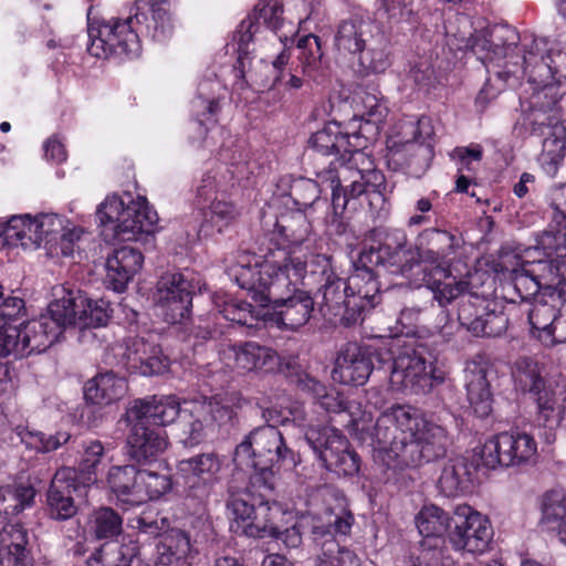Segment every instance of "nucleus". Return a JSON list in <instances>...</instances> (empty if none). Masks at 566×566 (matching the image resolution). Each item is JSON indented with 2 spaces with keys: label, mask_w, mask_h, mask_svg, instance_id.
I'll return each mask as SVG.
<instances>
[{
  "label": "nucleus",
  "mask_w": 566,
  "mask_h": 566,
  "mask_svg": "<svg viewBox=\"0 0 566 566\" xmlns=\"http://www.w3.org/2000/svg\"><path fill=\"white\" fill-rule=\"evenodd\" d=\"M227 274L256 305L270 307L271 319L281 329L297 331L314 313L312 294L300 287L306 274V262L300 256L287 254L280 262L254 260L252 264L244 254Z\"/></svg>",
  "instance_id": "1"
},
{
  "label": "nucleus",
  "mask_w": 566,
  "mask_h": 566,
  "mask_svg": "<svg viewBox=\"0 0 566 566\" xmlns=\"http://www.w3.org/2000/svg\"><path fill=\"white\" fill-rule=\"evenodd\" d=\"M373 444L376 462L402 470L444 458L450 439L442 426L409 406L396 405L377 418Z\"/></svg>",
  "instance_id": "2"
},
{
  "label": "nucleus",
  "mask_w": 566,
  "mask_h": 566,
  "mask_svg": "<svg viewBox=\"0 0 566 566\" xmlns=\"http://www.w3.org/2000/svg\"><path fill=\"white\" fill-rule=\"evenodd\" d=\"M134 13L125 20L104 23L97 35L90 31L87 51L98 59L138 56L142 50L139 34L156 42H165L174 33V23L168 0H136Z\"/></svg>",
  "instance_id": "3"
},
{
  "label": "nucleus",
  "mask_w": 566,
  "mask_h": 566,
  "mask_svg": "<svg viewBox=\"0 0 566 566\" xmlns=\"http://www.w3.org/2000/svg\"><path fill=\"white\" fill-rule=\"evenodd\" d=\"M281 461L295 464L294 452L285 446L281 431L274 424L258 427L235 447L230 495H264L275 490V465Z\"/></svg>",
  "instance_id": "4"
},
{
  "label": "nucleus",
  "mask_w": 566,
  "mask_h": 566,
  "mask_svg": "<svg viewBox=\"0 0 566 566\" xmlns=\"http://www.w3.org/2000/svg\"><path fill=\"white\" fill-rule=\"evenodd\" d=\"M313 264L321 269L322 283L317 295L319 312L325 315L339 317L343 326L349 327L364 321L365 314L381 301L380 283L368 279L357 261L354 272L347 277H340L333 270L331 256L316 254Z\"/></svg>",
  "instance_id": "5"
},
{
  "label": "nucleus",
  "mask_w": 566,
  "mask_h": 566,
  "mask_svg": "<svg viewBox=\"0 0 566 566\" xmlns=\"http://www.w3.org/2000/svg\"><path fill=\"white\" fill-rule=\"evenodd\" d=\"M316 177L332 190V205L336 210L346 209L352 199L361 195L373 196L384 203L392 189L386 177L375 167L371 156L357 150L347 161L335 158L327 167L316 171Z\"/></svg>",
  "instance_id": "6"
},
{
  "label": "nucleus",
  "mask_w": 566,
  "mask_h": 566,
  "mask_svg": "<svg viewBox=\"0 0 566 566\" xmlns=\"http://www.w3.org/2000/svg\"><path fill=\"white\" fill-rule=\"evenodd\" d=\"M520 40L518 33L506 25H493L474 38L472 50L489 73L486 83L475 98L476 104H486L495 98L505 88L511 75L516 73L511 66L520 65L523 54V43L518 48Z\"/></svg>",
  "instance_id": "7"
},
{
  "label": "nucleus",
  "mask_w": 566,
  "mask_h": 566,
  "mask_svg": "<svg viewBox=\"0 0 566 566\" xmlns=\"http://www.w3.org/2000/svg\"><path fill=\"white\" fill-rule=\"evenodd\" d=\"M126 203L113 195L98 206L96 219L105 228L103 234L117 241H138L143 234L154 233L158 221L157 212L149 207L145 197L132 199Z\"/></svg>",
  "instance_id": "8"
},
{
  "label": "nucleus",
  "mask_w": 566,
  "mask_h": 566,
  "mask_svg": "<svg viewBox=\"0 0 566 566\" xmlns=\"http://www.w3.org/2000/svg\"><path fill=\"white\" fill-rule=\"evenodd\" d=\"M434 129L429 117L403 126L401 139L387 144V161L394 170H401L412 178H420L430 167L433 158Z\"/></svg>",
  "instance_id": "9"
},
{
  "label": "nucleus",
  "mask_w": 566,
  "mask_h": 566,
  "mask_svg": "<svg viewBox=\"0 0 566 566\" xmlns=\"http://www.w3.org/2000/svg\"><path fill=\"white\" fill-rule=\"evenodd\" d=\"M307 6V18L317 11L322 0H303ZM283 0H259L254 10L247 19L242 20L234 34L237 42L238 59L233 65V72L237 77L235 85L239 90H245L249 86L245 80L247 67L251 64L250 44L254 34L258 32L261 21L270 30L276 31L282 24Z\"/></svg>",
  "instance_id": "10"
},
{
  "label": "nucleus",
  "mask_w": 566,
  "mask_h": 566,
  "mask_svg": "<svg viewBox=\"0 0 566 566\" xmlns=\"http://www.w3.org/2000/svg\"><path fill=\"white\" fill-rule=\"evenodd\" d=\"M356 261L373 281H378L379 269L408 277L419 266L415 247L409 245L406 232L399 229L387 232L378 247L364 248Z\"/></svg>",
  "instance_id": "11"
},
{
  "label": "nucleus",
  "mask_w": 566,
  "mask_h": 566,
  "mask_svg": "<svg viewBox=\"0 0 566 566\" xmlns=\"http://www.w3.org/2000/svg\"><path fill=\"white\" fill-rule=\"evenodd\" d=\"M389 385L392 391L409 394H427L444 381V371L434 367L431 361L418 355L413 349L405 350L398 356H390Z\"/></svg>",
  "instance_id": "12"
},
{
  "label": "nucleus",
  "mask_w": 566,
  "mask_h": 566,
  "mask_svg": "<svg viewBox=\"0 0 566 566\" xmlns=\"http://www.w3.org/2000/svg\"><path fill=\"white\" fill-rule=\"evenodd\" d=\"M305 441L327 471L344 476L358 473L360 458L339 430L311 428L305 433Z\"/></svg>",
  "instance_id": "13"
},
{
  "label": "nucleus",
  "mask_w": 566,
  "mask_h": 566,
  "mask_svg": "<svg viewBox=\"0 0 566 566\" xmlns=\"http://www.w3.org/2000/svg\"><path fill=\"white\" fill-rule=\"evenodd\" d=\"M493 531L489 518L471 506H458L450 520L448 539L455 551L482 554L489 548Z\"/></svg>",
  "instance_id": "14"
},
{
  "label": "nucleus",
  "mask_w": 566,
  "mask_h": 566,
  "mask_svg": "<svg viewBox=\"0 0 566 566\" xmlns=\"http://www.w3.org/2000/svg\"><path fill=\"white\" fill-rule=\"evenodd\" d=\"M536 450L531 434L511 430L486 440L479 455L483 467L496 469L526 463L536 454Z\"/></svg>",
  "instance_id": "15"
},
{
  "label": "nucleus",
  "mask_w": 566,
  "mask_h": 566,
  "mask_svg": "<svg viewBox=\"0 0 566 566\" xmlns=\"http://www.w3.org/2000/svg\"><path fill=\"white\" fill-rule=\"evenodd\" d=\"M193 293L195 285L184 273L161 275L156 285L154 300L165 322L178 324L189 317Z\"/></svg>",
  "instance_id": "16"
},
{
  "label": "nucleus",
  "mask_w": 566,
  "mask_h": 566,
  "mask_svg": "<svg viewBox=\"0 0 566 566\" xmlns=\"http://www.w3.org/2000/svg\"><path fill=\"white\" fill-rule=\"evenodd\" d=\"M484 297L469 290L459 300L458 321L472 335L499 337L509 326V317L503 311L488 310Z\"/></svg>",
  "instance_id": "17"
},
{
  "label": "nucleus",
  "mask_w": 566,
  "mask_h": 566,
  "mask_svg": "<svg viewBox=\"0 0 566 566\" xmlns=\"http://www.w3.org/2000/svg\"><path fill=\"white\" fill-rule=\"evenodd\" d=\"M545 365L533 356H518L512 364L511 375L514 386L522 394H528L536 411H551L549 402L555 391L545 378Z\"/></svg>",
  "instance_id": "18"
},
{
  "label": "nucleus",
  "mask_w": 566,
  "mask_h": 566,
  "mask_svg": "<svg viewBox=\"0 0 566 566\" xmlns=\"http://www.w3.org/2000/svg\"><path fill=\"white\" fill-rule=\"evenodd\" d=\"M560 62H566V53L555 52L544 55V50L533 36L524 35L523 54L520 57V65L524 74L528 75V82L536 85L541 91L545 85H558L552 83L556 74L566 76L560 69Z\"/></svg>",
  "instance_id": "19"
},
{
  "label": "nucleus",
  "mask_w": 566,
  "mask_h": 566,
  "mask_svg": "<svg viewBox=\"0 0 566 566\" xmlns=\"http://www.w3.org/2000/svg\"><path fill=\"white\" fill-rule=\"evenodd\" d=\"M374 356L380 357V353L371 346L345 344L336 358L333 377L345 385H364L374 369Z\"/></svg>",
  "instance_id": "20"
},
{
  "label": "nucleus",
  "mask_w": 566,
  "mask_h": 566,
  "mask_svg": "<svg viewBox=\"0 0 566 566\" xmlns=\"http://www.w3.org/2000/svg\"><path fill=\"white\" fill-rule=\"evenodd\" d=\"M184 408L175 396H151L135 399L122 417L123 420H142L147 424L165 427L175 423Z\"/></svg>",
  "instance_id": "21"
},
{
  "label": "nucleus",
  "mask_w": 566,
  "mask_h": 566,
  "mask_svg": "<svg viewBox=\"0 0 566 566\" xmlns=\"http://www.w3.org/2000/svg\"><path fill=\"white\" fill-rule=\"evenodd\" d=\"M130 426L126 440L127 455L136 463L156 460L168 446L167 436L160 428H150L142 420H124Z\"/></svg>",
  "instance_id": "22"
},
{
  "label": "nucleus",
  "mask_w": 566,
  "mask_h": 566,
  "mask_svg": "<svg viewBox=\"0 0 566 566\" xmlns=\"http://www.w3.org/2000/svg\"><path fill=\"white\" fill-rule=\"evenodd\" d=\"M564 95L560 85H545L532 95L531 126L534 134L547 135L545 129L565 132L560 120V101Z\"/></svg>",
  "instance_id": "23"
},
{
  "label": "nucleus",
  "mask_w": 566,
  "mask_h": 566,
  "mask_svg": "<svg viewBox=\"0 0 566 566\" xmlns=\"http://www.w3.org/2000/svg\"><path fill=\"white\" fill-rule=\"evenodd\" d=\"M457 240L454 234L440 228H427L416 238L415 252L420 263L436 265V269L443 265L455 253Z\"/></svg>",
  "instance_id": "24"
},
{
  "label": "nucleus",
  "mask_w": 566,
  "mask_h": 566,
  "mask_svg": "<svg viewBox=\"0 0 566 566\" xmlns=\"http://www.w3.org/2000/svg\"><path fill=\"white\" fill-rule=\"evenodd\" d=\"M366 138L360 133H344L339 124L333 122L326 124L322 129L312 134L308 139L310 147L318 155L328 156L332 154L350 153V156L366 147Z\"/></svg>",
  "instance_id": "25"
},
{
  "label": "nucleus",
  "mask_w": 566,
  "mask_h": 566,
  "mask_svg": "<svg viewBox=\"0 0 566 566\" xmlns=\"http://www.w3.org/2000/svg\"><path fill=\"white\" fill-rule=\"evenodd\" d=\"M488 364L482 358L472 359L464 369L468 401L480 418L488 417L492 411L493 395L488 380Z\"/></svg>",
  "instance_id": "26"
},
{
  "label": "nucleus",
  "mask_w": 566,
  "mask_h": 566,
  "mask_svg": "<svg viewBox=\"0 0 566 566\" xmlns=\"http://www.w3.org/2000/svg\"><path fill=\"white\" fill-rule=\"evenodd\" d=\"M124 356L126 364L144 376L164 374L169 367V359L161 348L143 337L129 338Z\"/></svg>",
  "instance_id": "27"
},
{
  "label": "nucleus",
  "mask_w": 566,
  "mask_h": 566,
  "mask_svg": "<svg viewBox=\"0 0 566 566\" xmlns=\"http://www.w3.org/2000/svg\"><path fill=\"white\" fill-rule=\"evenodd\" d=\"M144 262L142 252L133 247L115 249L106 259L105 283L115 292H123Z\"/></svg>",
  "instance_id": "28"
},
{
  "label": "nucleus",
  "mask_w": 566,
  "mask_h": 566,
  "mask_svg": "<svg viewBox=\"0 0 566 566\" xmlns=\"http://www.w3.org/2000/svg\"><path fill=\"white\" fill-rule=\"evenodd\" d=\"M227 507L233 520L242 523L245 533L259 535L260 532H266L272 511L269 501H263V497H230Z\"/></svg>",
  "instance_id": "29"
},
{
  "label": "nucleus",
  "mask_w": 566,
  "mask_h": 566,
  "mask_svg": "<svg viewBox=\"0 0 566 566\" xmlns=\"http://www.w3.org/2000/svg\"><path fill=\"white\" fill-rule=\"evenodd\" d=\"M61 335L60 325L50 317L41 315L39 318L29 321L20 328V357L45 352Z\"/></svg>",
  "instance_id": "30"
},
{
  "label": "nucleus",
  "mask_w": 566,
  "mask_h": 566,
  "mask_svg": "<svg viewBox=\"0 0 566 566\" xmlns=\"http://www.w3.org/2000/svg\"><path fill=\"white\" fill-rule=\"evenodd\" d=\"M199 214L201 221L197 227V237L208 239L232 226L240 217V211L231 201L213 199L200 208Z\"/></svg>",
  "instance_id": "31"
},
{
  "label": "nucleus",
  "mask_w": 566,
  "mask_h": 566,
  "mask_svg": "<svg viewBox=\"0 0 566 566\" xmlns=\"http://www.w3.org/2000/svg\"><path fill=\"white\" fill-rule=\"evenodd\" d=\"M29 536L20 524L0 531V566H29Z\"/></svg>",
  "instance_id": "32"
},
{
  "label": "nucleus",
  "mask_w": 566,
  "mask_h": 566,
  "mask_svg": "<svg viewBox=\"0 0 566 566\" xmlns=\"http://www.w3.org/2000/svg\"><path fill=\"white\" fill-rule=\"evenodd\" d=\"M437 486L442 495H463L474 492L475 480L467 460H450L440 474Z\"/></svg>",
  "instance_id": "33"
},
{
  "label": "nucleus",
  "mask_w": 566,
  "mask_h": 566,
  "mask_svg": "<svg viewBox=\"0 0 566 566\" xmlns=\"http://www.w3.org/2000/svg\"><path fill=\"white\" fill-rule=\"evenodd\" d=\"M375 33L370 21L360 17H350L338 24L335 45L338 51L356 55Z\"/></svg>",
  "instance_id": "34"
},
{
  "label": "nucleus",
  "mask_w": 566,
  "mask_h": 566,
  "mask_svg": "<svg viewBox=\"0 0 566 566\" xmlns=\"http://www.w3.org/2000/svg\"><path fill=\"white\" fill-rule=\"evenodd\" d=\"M127 391L125 378L108 371L90 379L84 386V398L93 405H109L119 400Z\"/></svg>",
  "instance_id": "35"
},
{
  "label": "nucleus",
  "mask_w": 566,
  "mask_h": 566,
  "mask_svg": "<svg viewBox=\"0 0 566 566\" xmlns=\"http://www.w3.org/2000/svg\"><path fill=\"white\" fill-rule=\"evenodd\" d=\"M312 226L306 212L301 210L282 214L275 222L273 237L280 239L279 249L300 245L307 240Z\"/></svg>",
  "instance_id": "36"
},
{
  "label": "nucleus",
  "mask_w": 566,
  "mask_h": 566,
  "mask_svg": "<svg viewBox=\"0 0 566 566\" xmlns=\"http://www.w3.org/2000/svg\"><path fill=\"white\" fill-rule=\"evenodd\" d=\"M234 363L244 371L272 373L279 367L280 357L271 348L248 342L234 348Z\"/></svg>",
  "instance_id": "37"
},
{
  "label": "nucleus",
  "mask_w": 566,
  "mask_h": 566,
  "mask_svg": "<svg viewBox=\"0 0 566 566\" xmlns=\"http://www.w3.org/2000/svg\"><path fill=\"white\" fill-rule=\"evenodd\" d=\"M219 467V461L213 453H202L179 461L178 474L185 488L195 489L201 483L205 485L212 481Z\"/></svg>",
  "instance_id": "38"
},
{
  "label": "nucleus",
  "mask_w": 566,
  "mask_h": 566,
  "mask_svg": "<svg viewBox=\"0 0 566 566\" xmlns=\"http://www.w3.org/2000/svg\"><path fill=\"white\" fill-rule=\"evenodd\" d=\"M356 55L363 75L384 73L391 64L388 40L378 31Z\"/></svg>",
  "instance_id": "39"
},
{
  "label": "nucleus",
  "mask_w": 566,
  "mask_h": 566,
  "mask_svg": "<svg viewBox=\"0 0 566 566\" xmlns=\"http://www.w3.org/2000/svg\"><path fill=\"white\" fill-rule=\"evenodd\" d=\"M535 249L543 251L551 263L566 259V219L557 210L554 209L553 222L536 235Z\"/></svg>",
  "instance_id": "40"
},
{
  "label": "nucleus",
  "mask_w": 566,
  "mask_h": 566,
  "mask_svg": "<svg viewBox=\"0 0 566 566\" xmlns=\"http://www.w3.org/2000/svg\"><path fill=\"white\" fill-rule=\"evenodd\" d=\"M296 48L300 51L298 60L302 72L310 80L323 84L327 77L323 66L322 40L315 34L303 35L297 40Z\"/></svg>",
  "instance_id": "41"
},
{
  "label": "nucleus",
  "mask_w": 566,
  "mask_h": 566,
  "mask_svg": "<svg viewBox=\"0 0 566 566\" xmlns=\"http://www.w3.org/2000/svg\"><path fill=\"white\" fill-rule=\"evenodd\" d=\"M86 295L81 291H67L66 295L52 302L48 307V313L43 314L60 325V333L67 326L80 327L81 308L85 307Z\"/></svg>",
  "instance_id": "42"
},
{
  "label": "nucleus",
  "mask_w": 566,
  "mask_h": 566,
  "mask_svg": "<svg viewBox=\"0 0 566 566\" xmlns=\"http://www.w3.org/2000/svg\"><path fill=\"white\" fill-rule=\"evenodd\" d=\"M436 273L443 277L429 274L424 276V283L428 290L431 291L433 300L441 307L449 305L454 300H460L469 290L470 284L467 281H458L444 266L436 269Z\"/></svg>",
  "instance_id": "43"
},
{
  "label": "nucleus",
  "mask_w": 566,
  "mask_h": 566,
  "mask_svg": "<svg viewBox=\"0 0 566 566\" xmlns=\"http://www.w3.org/2000/svg\"><path fill=\"white\" fill-rule=\"evenodd\" d=\"M95 482L96 478L91 474L85 475L73 468H62L55 472L48 495H86Z\"/></svg>",
  "instance_id": "44"
},
{
  "label": "nucleus",
  "mask_w": 566,
  "mask_h": 566,
  "mask_svg": "<svg viewBox=\"0 0 566 566\" xmlns=\"http://www.w3.org/2000/svg\"><path fill=\"white\" fill-rule=\"evenodd\" d=\"M297 388L312 395L327 412H340L346 409L345 400L335 391H327L323 382L306 373H298L293 378Z\"/></svg>",
  "instance_id": "45"
},
{
  "label": "nucleus",
  "mask_w": 566,
  "mask_h": 566,
  "mask_svg": "<svg viewBox=\"0 0 566 566\" xmlns=\"http://www.w3.org/2000/svg\"><path fill=\"white\" fill-rule=\"evenodd\" d=\"M190 553V537L182 531L172 532L157 545L156 566L184 564Z\"/></svg>",
  "instance_id": "46"
},
{
  "label": "nucleus",
  "mask_w": 566,
  "mask_h": 566,
  "mask_svg": "<svg viewBox=\"0 0 566 566\" xmlns=\"http://www.w3.org/2000/svg\"><path fill=\"white\" fill-rule=\"evenodd\" d=\"M35 217L30 214L12 216L0 230L7 240L19 242L24 249L41 245V235L38 233Z\"/></svg>",
  "instance_id": "47"
},
{
  "label": "nucleus",
  "mask_w": 566,
  "mask_h": 566,
  "mask_svg": "<svg viewBox=\"0 0 566 566\" xmlns=\"http://www.w3.org/2000/svg\"><path fill=\"white\" fill-rule=\"evenodd\" d=\"M15 432L28 449L40 453L55 451L71 440V434L66 431L46 434L42 431H33L27 427L18 426Z\"/></svg>",
  "instance_id": "48"
},
{
  "label": "nucleus",
  "mask_w": 566,
  "mask_h": 566,
  "mask_svg": "<svg viewBox=\"0 0 566 566\" xmlns=\"http://www.w3.org/2000/svg\"><path fill=\"white\" fill-rule=\"evenodd\" d=\"M451 517L436 505H426L418 513L416 524L419 533L429 541L441 542L439 536L450 527Z\"/></svg>",
  "instance_id": "49"
},
{
  "label": "nucleus",
  "mask_w": 566,
  "mask_h": 566,
  "mask_svg": "<svg viewBox=\"0 0 566 566\" xmlns=\"http://www.w3.org/2000/svg\"><path fill=\"white\" fill-rule=\"evenodd\" d=\"M551 411H536L534 424L538 428V436L547 444H552L556 440V431L559 427L566 429V403L560 410L556 408V397L549 402Z\"/></svg>",
  "instance_id": "50"
},
{
  "label": "nucleus",
  "mask_w": 566,
  "mask_h": 566,
  "mask_svg": "<svg viewBox=\"0 0 566 566\" xmlns=\"http://www.w3.org/2000/svg\"><path fill=\"white\" fill-rule=\"evenodd\" d=\"M176 423L180 442L185 447L192 448L203 441L205 426L208 424V419L197 415V405L192 410L184 409Z\"/></svg>",
  "instance_id": "51"
},
{
  "label": "nucleus",
  "mask_w": 566,
  "mask_h": 566,
  "mask_svg": "<svg viewBox=\"0 0 566 566\" xmlns=\"http://www.w3.org/2000/svg\"><path fill=\"white\" fill-rule=\"evenodd\" d=\"M139 475L140 470L134 465L113 467L107 476L112 493L127 495L130 492H142Z\"/></svg>",
  "instance_id": "52"
},
{
  "label": "nucleus",
  "mask_w": 566,
  "mask_h": 566,
  "mask_svg": "<svg viewBox=\"0 0 566 566\" xmlns=\"http://www.w3.org/2000/svg\"><path fill=\"white\" fill-rule=\"evenodd\" d=\"M134 541L129 539L123 544L116 542L105 543L88 559V566H124L125 554L134 551Z\"/></svg>",
  "instance_id": "53"
},
{
  "label": "nucleus",
  "mask_w": 566,
  "mask_h": 566,
  "mask_svg": "<svg viewBox=\"0 0 566 566\" xmlns=\"http://www.w3.org/2000/svg\"><path fill=\"white\" fill-rule=\"evenodd\" d=\"M109 302L99 298L91 300L86 296L85 307L81 308L80 328L105 326L111 318Z\"/></svg>",
  "instance_id": "54"
},
{
  "label": "nucleus",
  "mask_w": 566,
  "mask_h": 566,
  "mask_svg": "<svg viewBox=\"0 0 566 566\" xmlns=\"http://www.w3.org/2000/svg\"><path fill=\"white\" fill-rule=\"evenodd\" d=\"M559 311L548 303H536L528 311L527 321L532 337L541 342V335L551 329Z\"/></svg>",
  "instance_id": "55"
},
{
  "label": "nucleus",
  "mask_w": 566,
  "mask_h": 566,
  "mask_svg": "<svg viewBox=\"0 0 566 566\" xmlns=\"http://www.w3.org/2000/svg\"><path fill=\"white\" fill-rule=\"evenodd\" d=\"M319 192L317 182L301 178L291 186L290 196L296 210L306 212L319 203Z\"/></svg>",
  "instance_id": "56"
},
{
  "label": "nucleus",
  "mask_w": 566,
  "mask_h": 566,
  "mask_svg": "<svg viewBox=\"0 0 566 566\" xmlns=\"http://www.w3.org/2000/svg\"><path fill=\"white\" fill-rule=\"evenodd\" d=\"M122 517L112 509L97 510L92 520V530L99 539L117 536L122 531Z\"/></svg>",
  "instance_id": "57"
},
{
  "label": "nucleus",
  "mask_w": 566,
  "mask_h": 566,
  "mask_svg": "<svg viewBox=\"0 0 566 566\" xmlns=\"http://www.w3.org/2000/svg\"><path fill=\"white\" fill-rule=\"evenodd\" d=\"M530 262H526V265ZM513 287L522 301H530L541 291V281L533 271L527 270L525 264L520 270H513Z\"/></svg>",
  "instance_id": "58"
},
{
  "label": "nucleus",
  "mask_w": 566,
  "mask_h": 566,
  "mask_svg": "<svg viewBox=\"0 0 566 566\" xmlns=\"http://www.w3.org/2000/svg\"><path fill=\"white\" fill-rule=\"evenodd\" d=\"M139 479L140 485L143 484L145 486L147 495H166L172 491L174 485L178 486L182 484L180 475L172 482L168 474H159L147 470H140Z\"/></svg>",
  "instance_id": "59"
},
{
  "label": "nucleus",
  "mask_w": 566,
  "mask_h": 566,
  "mask_svg": "<svg viewBox=\"0 0 566 566\" xmlns=\"http://www.w3.org/2000/svg\"><path fill=\"white\" fill-rule=\"evenodd\" d=\"M197 415L207 418L208 424L224 426L232 421L235 412L229 405H223L217 400H208L197 405Z\"/></svg>",
  "instance_id": "60"
},
{
  "label": "nucleus",
  "mask_w": 566,
  "mask_h": 566,
  "mask_svg": "<svg viewBox=\"0 0 566 566\" xmlns=\"http://www.w3.org/2000/svg\"><path fill=\"white\" fill-rule=\"evenodd\" d=\"M24 301L19 296L6 295V289L0 285V325H14L24 315Z\"/></svg>",
  "instance_id": "61"
},
{
  "label": "nucleus",
  "mask_w": 566,
  "mask_h": 566,
  "mask_svg": "<svg viewBox=\"0 0 566 566\" xmlns=\"http://www.w3.org/2000/svg\"><path fill=\"white\" fill-rule=\"evenodd\" d=\"M221 313L226 319L242 326H253L256 318L252 304L240 300L226 302Z\"/></svg>",
  "instance_id": "62"
},
{
  "label": "nucleus",
  "mask_w": 566,
  "mask_h": 566,
  "mask_svg": "<svg viewBox=\"0 0 566 566\" xmlns=\"http://www.w3.org/2000/svg\"><path fill=\"white\" fill-rule=\"evenodd\" d=\"M542 521L549 528L557 530L566 523V497H545Z\"/></svg>",
  "instance_id": "63"
},
{
  "label": "nucleus",
  "mask_w": 566,
  "mask_h": 566,
  "mask_svg": "<svg viewBox=\"0 0 566 566\" xmlns=\"http://www.w3.org/2000/svg\"><path fill=\"white\" fill-rule=\"evenodd\" d=\"M334 546V544H332ZM328 548L318 557L316 566H360L359 557L347 548Z\"/></svg>",
  "instance_id": "64"
}]
</instances>
